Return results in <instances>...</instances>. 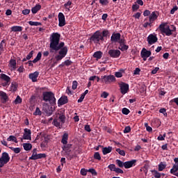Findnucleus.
I'll return each mask as SVG.
<instances>
[{"label": "nucleus", "mask_w": 178, "mask_h": 178, "mask_svg": "<svg viewBox=\"0 0 178 178\" xmlns=\"http://www.w3.org/2000/svg\"><path fill=\"white\" fill-rule=\"evenodd\" d=\"M50 41V52H54V51H59L58 54L56 55L54 59L56 62L54 63H58L60 60H62L66 55H67V47H65V42L60 41V35L58 33H53L49 37Z\"/></svg>", "instance_id": "obj_1"}, {"label": "nucleus", "mask_w": 178, "mask_h": 178, "mask_svg": "<svg viewBox=\"0 0 178 178\" xmlns=\"http://www.w3.org/2000/svg\"><path fill=\"white\" fill-rule=\"evenodd\" d=\"M42 95L43 101L49 102L51 106L56 105V98H55V95L52 92H44Z\"/></svg>", "instance_id": "obj_2"}, {"label": "nucleus", "mask_w": 178, "mask_h": 178, "mask_svg": "<svg viewBox=\"0 0 178 178\" xmlns=\"http://www.w3.org/2000/svg\"><path fill=\"white\" fill-rule=\"evenodd\" d=\"M161 33L165 34L168 37L172 35L173 31H176V27H173V29H170V26L167 23H162L159 26Z\"/></svg>", "instance_id": "obj_3"}, {"label": "nucleus", "mask_w": 178, "mask_h": 178, "mask_svg": "<svg viewBox=\"0 0 178 178\" xmlns=\"http://www.w3.org/2000/svg\"><path fill=\"white\" fill-rule=\"evenodd\" d=\"M90 42H94V44H99V41H104L102 33L99 31H97L89 39Z\"/></svg>", "instance_id": "obj_4"}, {"label": "nucleus", "mask_w": 178, "mask_h": 178, "mask_svg": "<svg viewBox=\"0 0 178 178\" xmlns=\"http://www.w3.org/2000/svg\"><path fill=\"white\" fill-rule=\"evenodd\" d=\"M101 81L104 84H112L116 81V78L113 75H104L101 76Z\"/></svg>", "instance_id": "obj_5"}, {"label": "nucleus", "mask_w": 178, "mask_h": 178, "mask_svg": "<svg viewBox=\"0 0 178 178\" xmlns=\"http://www.w3.org/2000/svg\"><path fill=\"white\" fill-rule=\"evenodd\" d=\"M9 161H10L9 154L7 152H3L1 157L0 158V168H3V166L6 165L8 162H9Z\"/></svg>", "instance_id": "obj_6"}, {"label": "nucleus", "mask_w": 178, "mask_h": 178, "mask_svg": "<svg viewBox=\"0 0 178 178\" xmlns=\"http://www.w3.org/2000/svg\"><path fill=\"white\" fill-rule=\"evenodd\" d=\"M175 164L173 165L172 168H171L170 173L171 175H174V176H177L178 177V157L174 159Z\"/></svg>", "instance_id": "obj_7"}, {"label": "nucleus", "mask_w": 178, "mask_h": 178, "mask_svg": "<svg viewBox=\"0 0 178 178\" xmlns=\"http://www.w3.org/2000/svg\"><path fill=\"white\" fill-rule=\"evenodd\" d=\"M147 41L149 45H153V44L158 42V38L156 37V35L150 34L148 35Z\"/></svg>", "instance_id": "obj_8"}, {"label": "nucleus", "mask_w": 178, "mask_h": 178, "mask_svg": "<svg viewBox=\"0 0 178 178\" xmlns=\"http://www.w3.org/2000/svg\"><path fill=\"white\" fill-rule=\"evenodd\" d=\"M58 26L59 27H63L66 24V20L65 19V15L62 13H58Z\"/></svg>", "instance_id": "obj_9"}, {"label": "nucleus", "mask_w": 178, "mask_h": 178, "mask_svg": "<svg viewBox=\"0 0 178 178\" xmlns=\"http://www.w3.org/2000/svg\"><path fill=\"white\" fill-rule=\"evenodd\" d=\"M120 88L121 93H122L123 95L127 94L129 91V84L124 82H122L121 83H120Z\"/></svg>", "instance_id": "obj_10"}, {"label": "nucleus", "mask_w": 178, "mask_h": 178, "mask_svg": "<svg viewBox=\"0 0 178 178\" xmlns=\"http://www.w3.org/2000/svg\"><path fill=\"white\" fill-rule=\"evenodd\" d=\"M0 99L2 104H6L8 101H9V97L6 94V92L0 90Z\"/></svg>", "instance_id": "obj_11"}, {"label": "nucleus", "mask_w": 178, "mask_h": 178, "mask_svg": "<svg viewBox=\"0 0 178 178\" xmlns=\"http://www.w3.org/2000/svg\"><path fill=\"white\" fill-rule=\"evenodd\" d=\"M108 55H110L111 58H119V56H120V50L110 49L108 51Z\"/></svg>", "instance_id": "obj_12"}, {"label": "nucleus", "mask_w": 178, "mask_h": 178, "mask_svg": "<svg viewBox=\"0 0 178 178\" xmlns=\"http://www.w3.org/2000/svg\"><path fill=\"white\" fill-rule=\"evenodd\" d=\"M23 140H31V130L29 129H24L23 138H21V141H23Z\"/></svg>", "instance_id": "obj_13"}, {"label": "nucleus", "mask_w": 178, "mask_h": 178, "mask_svg": "<svg viewBox=\"0 0 178 178\" xmlns=\"http://www.w3.org/2000/svg\"><path fill=\"white\" fill-rule=\"evenodd\" d=\"M137 160H131L129 161H126L124 163V167L125 169H130V168H133V166H136V163Z\"/></svg>", "instance_id": "obj_14"}, {"label": "nucleus", "mask_w": 178, "mask_h": 178, "mask_svg": "<svg viewBox=\"0 0 178 178\" xmlns=\"http://www.w3.org/2000/svg\"><path fill=\"white\" fill-rule=\"evenodd\" d=\"M42 56V54H41V52H38L37 54V56L35 58H34L33 60V61L29 60L28 62V65L29 66H33V63H37V62H38V60H41V57Z\"/></svg>", "instance_id": "obj_15"}, {"label": "nucleus", "mask_w": 178, "mask_h": 178, "mask_svg": "<svg viewBox=\"0 0 178 178\" xmlns=\"http://www.w3.org/2000/svg\"><path fill=\"white\" fill-rule=\"evenodd\" d=\"M120 47L119 49L121 51H127L129 49V46L126 45V42L124 40L121 39L120 41Z\"/></svg>", "instance_id": "obj_16"}, {"label": "nucleus", "mask_w": 178, "mask_h": 178, "mask_svg": "<svg viewBox=\"0 0 178 178\" xmlns=\"http://www.w3.org/2000/svg\"><path fill=\"white\" fill-rule=\"evenodd\" d=\"M64 113L65 110H61L60 113H58L59 117L58 118L63 124H65V122H66V115Z\"/></svg>", "instance_id": "obj_17"}, {"label": "nucleus", "mask_w": 178, "mask_h": 178, "mask_svg": "<svg viewBox=\"0 0 178 178\" xmlns=\"http://www.w3.org/2000/svg\"><path fill=\"white\" fill-rule=\"evenodd\" d=\"M120 33H113L111 38L112 42H118V41H120Z\"/></svg>", "instance_id": "obj_18"}, {"label": "nucleus", "mask_w": 178, "mask_h": 178, "mask_svg": "<svg viewBox=\"0 0 178 178\" xmlns=\"http://www.w3.org/2000/svg\"><path fill=\"white\" fill-rule=\"evenodd\" d=\"M65 104H67V97L66 96L61 97L58 101V106H62Z\"/></svg>", "instance_id": "obj_19"}, {"label": "nucleus", "mask_w": 178, "mask_h": 178, "mask_svg": "<svg viewBox=\"0 0 178 178\" xmlns=\"http://www.w3.org/2000/svg\"><path fill=\"white\" fill-rule=\"evenodd\" d=\"M39 74H40V72H35L29 74V79H31V80H32V81L33 83H35V81H37V79H38Z\"/></svg>", "instance_id": "obj_20"}, {"label": "nucleus", "mask_w": 178, "mask_h": 178, "mask_svg": "<svg viewBox=\"0 0 178 178\" xmlns=\"http://www.w3.org/2000/svg\"><path fill=\"white\" fill-rule=\"evenodd\" d=\"M151 54V51H148L145 48H143L140 52V56H145V58H149Z\"/></svg>", "instance_id": "obj_21"}, {"label": "nucleus", "mask_w": 178, "mask_h": 178, "mask_svg": "<svg viewBox=\"0 0 178 178\" xmlns=\"http://www.w3.org/2000/svg\"><path fill=\"white\" fill-rule=\"evenodd\" d=\"M53 124L56 127H58V129H62V126L63 125V124H62V122L58 118H55L54 120Z\"/></svg>", "instance_id": "obj_22"}, {"label": "nucleus", "mask_w": 178, "mask_h": 178, "mask_svg": "<svg viewBox=\"0 0 178 178\" xmlns=\"http://www.w3.org/2000/svg\"><path fill=\"white\" fill-rule=\"evenodd\" d=\"M149 22L152 23H154L156 19H158V15H156V13L155 12H152L151 15H149Z\"/></svg>", "instance_id": "obj_23"}, {"label": "nucleus", "mask_w": 178, "mask_h": 178, "mask_svg": "<svg viewBox=\"0 0 178 178\" xmlns=\"http://www.w3.org/2000/svg\"><path fill=\"white\" fill-rule=\"evenodd\" d=\"M11 31H14V33L23 31V27L20 26H13L11 27Z\"/></svg>", "instance_id": "obj_24"}, {"label": "nucleus", "mask_w": 178, "mask_h": 178, "mask_svg": "<svg viewBox=\"0 0 178 178\" xmlns=\"http://www.w3.org/2000/svg\"><path fill=\"white\" fill-rule=\"evenodd\" d=\"M9 66L11 70H16V60L11 59L9 63Z\"/></svg>", "instance_id": "obj_25"}, {"label": "nucleus", "mask_w": 178, "mask_h": 178, "mask_svg": "<svg viewBox=\"0 0 178 178\" xmlns=\"http://www.w3.org/2000/svg\"><path fill=\"white\" fill-rule=\"evenodd\" d=\"M17 90V83L12 82L10 88V91H11L12 92H16Z\"/></svg>", "instance_id": "obj_26"}, {"label": "nucleus", "mask_w": 178, "mask_h": 178, "mask_svg": "<svg viewBox=\"0 0 178 178\" xmlns=\"http://www.w3.org/2000/svg\"><path fill=\"white\" fill-rule=\"evenodd\" d=\"M103 155H106L112 152V147L108 146V147H104L102 149Z\"/></svg>", "instance_id": "obj_27"}, {"label": "nucleus", "mask_w": 178, "mask_h": 178, "mask_svg": "<svg viewBox=\"0 0 178 178\" xmlns=\"http://www.w3.org/2000/svg\"><path fill=\"white\" fill-rule=\"evenodd\" d=\"M69 138V135L67 134H64L63 135V138L61 140V143L62 144H63L64 145H66V144H67V139Z\"/></svg>", "instance_id": "obj_28"}, {"label": "nucleus", "mask_w": 178, "mask_h": 178, "mask_svg": "<svg viewBox=\"0 0 178 178\" xmlns=\"http://www.w3.org/2000/svg\"><path fill=\"white\" fill-rule=\"evenodd\" d=\"M22 145L25 151H31V148H33V145H31V143H23Z\"/></svg>", "instance_id": "obj_29"}, {"label": "nucleus", "mask_w": 178, "mask_h": 178, "mask_svg": "<svg viewBox=\"0 0 178 178\" xmlns=\"http://www.w3.org/2000/svg\"><path fill=\"white\" fill-rule=\"evenodd\" d=\"M0 79L6 82H10V77L5 74H1Z\"/></svg>", "instance_id": "obj_30"}, {"label": "nucleus", "mask_w": 178, "mask_h": 178, "mask_svg": "<svg viewBox=\"0 0 178 178\" xmlns=\"http://www.w3.org/2000/svg\"><path fill=\"white\" fill-rule=\"evenodd\" d=\"M40 9H41V5L38 4V5H36L35 7L32 8L31 12L32 13H33V15H35V13H37V12H38V10H40Z\"/></svg>", "instance_id": "obj_31"}, {"label": "nucleus", "mask_w": 178, "mask_h": 178, "mask_svg": "<svg viewBox=\"0 0 178 178\" xmlns=\"http://www.w3.org/2000/svg\"><path fill=\"white\" fill-rule=\"evenodd\" d=\"M93 58H95L96 59H101L102 58V53L101 51H96L93 54Z\"/></svg>", "instance_id": "obj_32"}, {"label": "nucleus", "mask_w": 178, "mask_h": 178, "mask_svg": "<svg viewBox=\"0 0 178 178\" xmlns=\"http://www.w3.org/2000/svg\"><path fill=\"white\" fill-rule=\"evenodd\" d=\"M7 141H13L15 144H17V138L15 136H10L7 138Z\"/></svg>", "instance_id": "obj_33"}, {"label": "nucleus", "mask_w": 178, "mask_h": 178, "mask_svg": "<svg viewBox=\"0 0 178 178\" xmlns=\"http://www.w3.org/2000/svg\"><path fill=\"white\" fill-rule=\"evenodd\" d=\"M151 172L152 173H154L153 175L155 178H161V174L159 172L156 170H152Z\"/></svg>", "instance_id": "obj_34"}, {"label": "nucleus", "mask_w": 178, "mask_h": 178, "mask_svg": "<svg viewBox=\"0 0 178 178\" xmlns=\"http://www.w3.org/2000/svg\"><path fill=\"white\" fill-rule=\"evenodd\" d=\"M165 168H166V165L163 164V162H161L159 164V172H162V170H163Z\"/></svg>", "instance_id": "obj_35"}, {"label": "nucleus", "mask_w": 178, "mask_h": 178, "mask_svg": "<svg viewBox=\"0 0 178 178\" xmlns=\"http://www.w3.org/2000/svg\"><path fill=\"white\" fill-rule=\"evenodd\" d=\"M9 148H10V149H11V151H13L15 152V154H19L20 152V151H22L20 147H10Z\"/></svg>", "instance_id": "obj_36"}, {"label": "nucleus", "mask_w": 178, "mask_h": 178, "mask_svg": "<svg viewBox=\"0 0 178 178\" xmlns=\"http://www.w3.org/2000/svg\"><path fill=\"white\" fill-rule=\"evenodd\" d=\"M33 115L35 116H41L42 113H41V110H40V108L37 107L35 109V111L33 113Z\"/></svg>", "instance_id": "obj_37"}, {"label": "nucleus", "mask_w": 178, "mask_h": 178, "mask_svg": "<svg viewBox=\"0 0 178 178\" xmlns=\"http://www.w3.org/2000/svg\"><path fill=\"white\" fill-rule=\"evenodd\" d=\"M28 23L30 26H41V22H38L29 21Z\"/></svg>", "instance_id": "obj_38"}, {"label": "nucleus", "mask_w": 178, "mask_h": 178, "mask_svg": "<svg viewBox=\"0 0 178 178\" xmlns=\"http://www.w3.org/2000/svg\"><path fill=\"white\" fill-rule=\"evenodd\" d=\"M118 166H119V168H123V166H124V163H123L122 161L117 159L115 161Z\"/></svg>", "instance_id": "obj_39"}, {"label": "nucleus", "mask_w": 178, "mask_h": 178, "mask_svg": "<svg viewBox=\"0 0 178 178\" xmlns=\"http://www.w3.org/2000/svg\"><path fill=\"white\" fill-rule=\"evenodd\" d=\"M14 104H15V105H17V104H22V98L20 97V96H17L16 97L14 101Z\"/></svg>", "instance_id": "obj_40"}, {"label": "nucleus", "mask_w": 178, "mask_h": 178, "mask_svg": "<svg viewBox=\"0 0 178 178\" xmlns=\"http://www.w3.org/2000/svg\"><path fill=\"white\" fill-rule=\"evenodd\" d=\"M138 9H140V6L138 4H137L136 3H135L132 6V10H133V12H136V10H138Z\"/></svg>", "instance_id": "obj_41"}, {"label": "nucleus", "mask_w": 178, "mask_h": 178, "mask_svg": "<svg viewBox=\"0 0 178 178\" xmlns=\"http://www.w3.org/2000/svg\"><path fill=\"white\" fill-rule=\"evenodd\" d=\"M88 172H89V173H91V175H92L93 176H97V171L94 168H90L88 170Z\"/></svg>", "instance_id": "obj_42"}, {"label": "nucleus", "mask_w": 178, "mask_h": 178, "mask_svg": "<svg viewBox=\"0 0 178 178\" xmlns=\"http://www.w3.org/2000/svg\"><path fill=\"white\" fill-rule=\"evenodd\" d=\"M116 152H118V154H120V155H122V156H124L126 155V152H124V150H122L120 149H116Z\"/></svg>", "instance_id": "obj_43"}, {"label": "nucleus", "mask_w": 178, "mask_h": 178, "mask_svg": "<svg viewBox=\"0 0 178 178\" xmlns=\"http://www.w3.org/2000/svg\"><path fill=\"white\" fill-rule=\"evenodd\" d=\"M108 168L110 169V170L111 172H115V169H116V165H115V164H110L108 166Z\"/></svg>", "instance_id": "obj_44"}, {"label": "nucleus", "mask_w": 178, "mask_h": 178, "mask_svg": "<svg viewBox=\"0 0 178 178\" xmlns=\"http://www.w3.org/2000/svg\"><path fill=\"white\" fill-rule=\"evenodd\" d=\"M70 5H72V1H68L67 3H65L64 4L65 8L68 11L70 10V7H69V6H70Z\"/></svg>", "instance_id": "obj_45"}, {"label": "nucleus", "mask_w": 178, "mask_h": 178, "mask_svg": "<svg viewBox=\"0 0 178 178\" xmlns=\"http://www.w3.org/2000/svg\"><path fill=\"white\" fill-rule=\"evenodd\" d=\"M94 159H97V161H101V154H99V152H95V153Z\"/></svg>", "instance_id": "obj_46"}, {"label": "nucleus", "mask_w": 178, "mask_h": 178, "mask_svg": "<svg viewBox=\"0 0 178 178\" xmlns=\"http://www.w3.org/2000/svg\"><path fill=\"white\" fill-rule=\"evenodd\" d=\"M122 112L123 115H129V113H130V110H129L127 108H122Z\"/></svg>", "instance_id": "obj_47"}, {"label": "nucleus", "mask_w": 178, "mask_h": 178, "mask_svg": "<svg viewBox=\"0 0 178 178\" xmlns=\"http://www.w3.org/2000/svg\"><path fill=\"white\" fill-rule=\"evenodd\" d=\"M87 172H88V170H86V168H82L81 170V175H82V176H87Z\"/></svg>", "instance_id": "obj_48"}, {"label": "nucleus", "mask_w": 178, "mask_h": 178, "mask_svg": "<svg viewBox=\"0 0 178 178\" xmlns=\"http://www.w3.org/2000/svg\"><path fill=\"white\" fill-rule=\"evenodd\" d=\"M108 35H109V31H106V30H104L102 31V37H107Z\"/></svg>", "instance_id": "obj_49"}, {"label": "nucleus", "mask_w": 178, "mask_h": 178, "mask_svg": "<svg viewBox=\"0 0 178 178\" xmlns=\"http://www.w3.org/2000/svg\"><path fill=\"white\" fill-rule=\"evenodd\" d=\"M145 127H146L147 131H149V133H151L152 131V127L148 126V123H145Z\"/></svg>", "instance_id": "obj_50"}, {"label": "nucleus", "mask_w": 178, "mask_h": 178, "mask_svg": "<svg viewBox=\"0 0 178 178\" xmlns=\"http://www.w3.org/2000/svg\"><path fill=\"white\" fill-rule=\"evenodd\" d=\"M34 54V51H31L27 56H26V59H28V60H30V59H31V58H33V55Z\"/></svg>", "instance_id": "obj_51"}, {"label": "nucleus", "mask_w": 178, "mask_h": 178, "mask_svg": "<svg viewBox=\"0 0 178 178\" xmlns=\"http://www.w3.org/2000/svg\"><path fill=\"white\" fill-rule=\"evenodd\" d=\"M5 40H3L0 43V51H3V47H5Z\"/></svg>", "instance_id": "obj_52"}, {"label": "nucleus", "mask_w": 178, "mask_h": 178, "mask_svg": "<svg viewBox=\"0 0 178 178\" xmlns=\"http://www.w3.org/2000/svg\"><path fill=\"white\" fill-rule=\"evenodd\" d=\"M29 159H32L33 161H37L38 159V154H32Z\"/></svg>", "instance_id": "obj_53"}, {"label": "nucleus", "mask_w": 178, "mask_h": 178, "mask_svg": "<svg viewBox=\"0 0 178 178\" xmlns=\"http://www.w3.org/2000/svg\"><path fill=\"white\" fill-rule=\"evenodd\" d=\"M178 10L177 6H175L172 8V9L170 10V15H175V12H176Z\"/></svg>", "instance_id": "obj_54"}, {"label": "nucleus", "mask_w": 178, "mask_h": 178, "mask_svg": "<svg viewBox=\"0 0 178 178\" xmlns=\"http://www.w3.org/2000/svg\"><path fill=\"white\" fill-rule=\"evenodd\" d=\"M130 131H131V128L129 126L126 127L124 129V134L130 133Z\"/></svg>", "instance_id": "obj_55"}, {"label": "nucleus", "mask_w": 178, "mask_h": 178, "mask_svg": "<svg viewBox=\"0 0 178 178\" xmlns=\"http://www.w3.org/2000/svg\"><path fill=\"white\" fill-rule=\"evenodd\" d=\"M77 85H78L77 81H74L72 82V90H76L77 88Z\"/></svg>", "instance_id": "obj_56"}, {"label": "nucleus", "mask_w": 178, "mask_h": 178, "mask_svg": "<svg viewBox=\"0 0 178 178\" xmlns=\"http://www.w3.org/2000/svg\"><path fill=\"white\" fill-rule=\"evenodd\" d=\"M114 172H115V173H121V175H123V173H124L123 170H122L119 168H115V170Z\"/></svg>", "instance_id": "obj_57"}, {"label": "nucleus", "mask_w": 178, "mask_h": 178, "mask_svg": "<svg viewBox=\"0 0 178 178\" xmlns=\"http://www.w3.org/2000/svg\"><path fill=\"white\" fill-rule=\"evenodd\" d=\"M42 158H47V154H38V159H41Z\"/></svg>", "instance_id": "obj_58"}, {"label": "nucleus", "mask_w": 178, "mask_h": 178, "mask_svg": "<svg viewBox=\"0 0 178 178\" xmlns=\"http://www.w3.org/2000/svg\"><path fill=\"white\" fill-rule=\"evenodd\" d=\"M109 95V93L106 92H103L101 95L102 98H108V96Z\"/></svg>", "instance_id": "obj_59"}, {"label": "nucleus", "mask_w": 178, "mask_h": 178, "mask_svg": "<svg viewBox=\"0 0 178 178\" xmlns=\"http://www.w3.org/2000/svg\"><path fill=\"white\" fill-rule=\"evenodd\" d=\"M160 113H163L164 115V116H167L168 113H166V109L165 108H161L159 110Z\"/></svg>", "instance_id": "obj_60"}, {"label": "nucleus", "mask_w": 178, "mask_h": 178, "mask_svg": "<svg viewBox=\"0 0 178 178\" xmlns=\"http://www.w3.org/2000/svg\"><path fill=\"white\" fill-rule=\"evenodd\" d=\"M99 3L102 5H108L109 1L108 0H99Z\"/></svg>", "instance_id": "obj_61"}, {"label": "nucleus", "mask_w": 178, "mask_h": 178, "mask_svg": "<svg viewBox=\"0 0 178 178\" xmlns=\"http://www.w3.org/2000/svg\"><path fill=\"white\" fill-rule=\"evenodd\" d=\"M115 77L120 78V77H122L123 74L120 72H116L115 73Z\"/></svg>", "instance_id": "obj_62"}, {"label": "nucleus", "mask_w": 178, "mask_h": 178, "mask_svg": "<svg viewBox=\"0 0 178 178\" xmlns=\"http://www.w3.org/2000/svg\"><path fill=\"white\" fill-rule=\"evenodd\" d=\"M141 17V13H136L135 15H133V17L135 19H140Z\"/></svg>", "instance_id": "obj_63"}, {"label": "nucleus", "mask_w": 178, "mask_h": 178, "mask_svg": "<svg viewBox=\"0 0 178 178\" xmlns=\"http://www.w3.org/2000/svg\"><path fill=\"white\" fill-rule=\"evenodd\" d=\"M30 13L29 9H25L22 10V15H29Z\"/></svg>", "instance_id": "obj_64"}]
</instances>
